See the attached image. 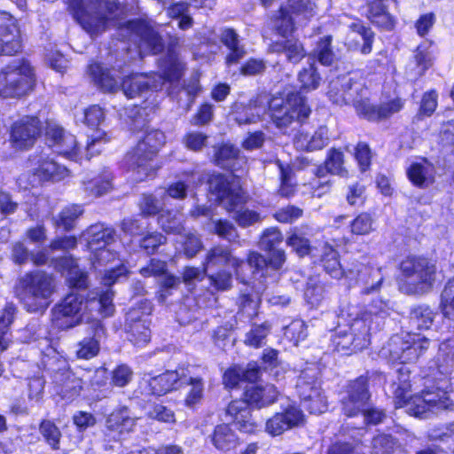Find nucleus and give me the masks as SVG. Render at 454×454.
Returning <instances> with one entry per match:
<instances>
[{
	"mask_svg": "<svg viewBox=\"0 0 454 454\" xmlns=\"http://www.w3.org/2000/svg\"><path fill=\"white\" fill-rule=\"evenodd\" d=\"M113 296L110 289L101 294L90 293L87 298L71 293L54 307L52 321L57 327L67 330L84 321L94 322L98 315L109 317L114 313Z\"/></svg>",
	"mask_w": 454,
	"mask_h": 454,
	"instance_id": "1",
	"label": "nucleus"
},
{
	"mask_svg": "<svg viewBox=\"0 0 454 454\" xmlns=\"http://www.w3.org/2000/svg\"><path fill=\"white\" fill-rule=\"evenodd\" d=\"M389 315V305L381 299L374 300L368 309L356 315L347 327H339L333 340L338 351L355 352L370 342L371 332L380 330Z\"/></svg>",
	"mask_w": 454,
	"mask_h": 454,
	"instance_id": "2",
	"label": "nucleus"
},
{
	"mask_svg": "<svg viewBox=\"0 0 454 454\" xmlns=\"http://www.w3.org/2000/svg\"><path fill=\"white\" fill-rule=\"evenodd\" d=\"M367 90L359 82H353L343 76L332 81L329 84V98L337 105L353 104L356 113L369 121H380L389 118L403 107L401 98H395L379 106L372 105L364 97Z\"/></svg>",
	"mask_w": 454,
	"mask_h": 454,
	"instance_id": "3",
	"label": "nucleus"
},
{
	"mask_svg": "<svg viewBox=\"0 0 454 454\" xmlns=\"http://www.w3.org/2000/svg\"><path fill=\"white\" fill-rule=\"evenodd\" d=\"M399 384L394 390L395 407H406L408 414L426 419L442 411L454 409L450 394L441 388L423 390L420 394L408 397L410 391L409 371L403 367L398 370Z\"/></svg>",
	"mask_w": 454,
	"mask_h": 454,
	"instance_id": "4",
	"label": "nucleus"
},
{
	"mask_svg": "<svg viewBox=\"0 0 454 454\" xmlns=\"http://www.w3.org/2000/svg\"><path fill=\"white\" fill-rule=\"evenodd\" d=\"M73 18L91 37L98 36L112 26L121 14L115 0H66Z\"/></svg>",
	"mask_w": 454,
	"mask_h": 454,
	"instance_id": "5",
	"label": "nucleus"
},
{
	"mask_svg": "<svg viewBox=\"0 0 454 454\" xmlns=\"http://www.w3.org/2000/svg\"><path fill=\"white\" fill-rule=\"evenodd\" d=\"M164 143V133L160 130H152L125 155L123 167L130 174L133 181H144L159 168L154 162V157Z\"/></svg>",
	"mask_w": 454,
	"mask_h": 454,
	"instance_id": "6",
	"label": "nucleus"
},
{
	"mask_svg": "<svg viewBox=\"0 0 454 454\" xmlns=\"http://www.w3.org/2000/svg\"><path fill=\"white\" fill-rule=\"evenodd\" d=\"M279 395V391L273 384L251 385L245 391V401L231 402L227 408V413L239 426V430L245 433H252L255 429V425L249 420L251 415L247 405L262 409L274 403Z\"/></svg>",
	"mask_w": 454,
	"mask_h": 454,
	"instance_id": "7",
	"label": "nucleus"
},
{
	"mask_svg": "<svg viewBox=\"0 0 454 454\" xmlns=\"http://www.w3.org/2000/svg\"><path fill=\"white\" fill-rule=\"evenodd\" d=\"M160 74H132L126 76L121 85L125 96L133 98L158 89L165 81L178 80L182 75L184 64L175 52L169 51L167 58L160 63Z\"/></svg>",
	"mask_w": 454,
	"mask_h": 454,
	"instance_id": "8",
	"label": "nucleus"
},
{
	"mask_svg": "<svg viewBox=\"0 0 454 454\" xmlns=\"http://www.w3.org/2000/svg\"><path fill=\"white\" fill-rule=\"evenodd\" d=\"M55 287V280L51 275L35 270L26 273L19 279L15 294L27 311L37 312L49 306Z\"/></svg>",
	"mask_w": 454,
	"mask_h": 454,
	"instance_id": "9",
	"label": "nucleus"
},
{
	"mask_svg": "<svg viewBox=\"0 0 454 454\" xmlns=\"http://www.w3.org/2000/svg\"><path fill=\"white\" fill-rule=\"evenodd\" d=\"M45 136L48 145L54 152L75 161L81 160L83 157L90 159L93 154L91 152L98 144L108 141L105 132L97 130L91 135V141L83 152L74 135L66 133L61 127L51 122L47 125Z\"/></svg>",
	"mask_w": 454,
	"mask_h": 454,
	"instance_id": "10",
	"label": "nucleus"
},
{
	"mask_svg": "<svg viewBox=\"0 0 454 454\" xmlns=\"http://www.w3.org/2000/svg\"><path fill=\"white\" fill-rule=\"evenodd\" d=\"M35 69L26 59L14 60L0 70V97L18 98L33 90Z\"/></svg>",
	"mask_w": 454,
	"mask_h": 454,
	"instance_id": "11",
	"label": "nucleus"
},
{
	"mask_svg": "<svg viewBox=\"0 0 454 454\" xmlns=\"http://www.w3.org/2000/svg\"><path fill=\"white\" fill-rule=\"evenodd\" d=\"M245 262L233 256L227 247H215L207 253L205 271H208L211 283L218 290H226L231 284V274L227 270H235L238 278H242V267ZM245 281L244 279H242Z\"/></svg>",
	"mask_w": 454,
	"mask_h": 454,
	"instance_id": "12",
	"label": "nucleus"
},
{
	"mask_svg": "<svg viewBox=\"0 0 454 454\" xmlns=\"http://www.w3.org/2000/svg\"><path fill=\"white\" fill-rule=\"evenodd\" d=\"M268 110L272 122L278 129L287 128L294 121H303L311 112L306 99L298 92L272 97Z\"/></svg>",
	"mask_w": 454,
	"mask_h": 454,
	"instance_id": "13",
	"label": "nucleus"
},
{
	"mask_svg": "<svg viewBox=\"0 0 454 454\" xmlns=\"http://www.w3.org/2000/svg\"><path fill=\"white\" fill-rule=\"evenodd\" d=\"M370 394L366 378L360 377L348 386L347 395L342 399V411L348 417L364 413L367 424L377 425L385 418L383 411L369 407Z\"/></svg>",
	"mask_w": 454,
	"mask_h": 454,
	"instance_id": "14",
	"label": "nucleus"
},
{
	"mask_svg": "<svg viewBox=\"0 0 454 454\" xmlns=\"http://www.w3.org/2000/svg\"><path fill=\"white\" fill-rule=\"evenodd\" d=\"M402 274L406 278L412 293H424L430 290L437 276L434 262L419 257H407L401 262Z\"/></svg>",
	"mask_w": 454,
	"mask_h": 454,
	"instance_id": "15",
	"label": "nucleus"
},
{
	"mask_svg": "<svg viewBox=\"0 0 454 454\" xmlns=\"http://www.w3.org/2000/svg\"><path fill=\"white\" fill-rule=\"evenodd\" d=\"M297 393L303 406L314 414L323 413L327 409V400L317 380L316 369L301 372L296 383Z\"/></svg>",
	"mask_w": 454,
	"mask_h": 454,
	"instance_id": "16",
	"label": "nucleus"
},
{
	"mask_svg": "<svg viewBox=\"0 0 454 454\" xmlns=\"http://www.w3.org/2000/svg\"><path fill=\"white\" fill-rule=\"evenodd\" d=\"M209 189L215 200L228 211L235 210L246 201L240 180L234 175H214L209 180Z\"/></svg>",
	"mask_w": 454,
	"mask_h": 454,
	"instance_id": "17",
	"label": "nucleus"
},
{
	"mask_svg": "<svg viewBox=\"0 0 454 454\" xmlns=\"http://www.w3.org/2000/svg\"><path fill=\"white\" fill-rule=\"evenodd\" d=\"M186 376L185 367H179L155 377L145 374L139 382V389L145 395H162L179 387L181 380Z\"/></svg>",
	"mask_w": 454,
	"mask_h": 454,
	"instance_id": "18",
	"label": "nucleus"
},
{
	"mask_svg": "<svg viewBox=\"0 0 454 454\" xmlns=\"http://www.w3.org/2000/svg\"><path fill=\"white\" fill-rule=\"evenodd\" d=\"M41 132V123L36 117L26 116L13 123L11 143L18 150L32 146Z\"/></svg>",
	"mask_w": 454,
	"mask_h": 454,
	"instance_id": "19",
	"label": "nucleus"
},
{
	"mask_svg": "<svg viewBox=\"0 0 454 454\" xmlns=\"http://www.w3.org/2000/svg\"><path fill=\"white\" fill-rule=\"evenodd\" d=\"M346 278L349 279V286L352 281L362 286V293L365 294L379 290L383 280L380 269L360 262L353 263L352 268L347 270Z\"/></svg>",
	"mask_w": 454,
	"mask_h": 454,
	"instance_id": "20",
	"label": "nucleus"
},
{
	"mask_svg": "<svg viewBox=\"0 0 454 454\" xmlns=\"http://www.w3.org/2000/svg\"><path fill=\"white\" fill-rule=\"evenodd\" d=\"M20 50V31L16 20L5 12H0V55H12Z\"/></svg>",
	"mask_w": 454,
	"mask_h": 454,
	"instance_id": "21",
	"label": "nucleus"
},
{
	"mask_svg": "<svg viewBox=\"0 0 454 454\" xmlns=\"http://www.w3.org/2000/svg\"><path fill=\"white\" fill-rule=\"evenodd\" d=\"M127 333L129 340L137 347L145 346L151 340V332L147 319L139 310L132 309L127 314Z\"/></svg>",
	"mask_w": 454,
	"mask_h": 454,
	"instance_id": "22",
	"label": "nucleus"
},
{
	"mask_svg": "<svg viewBox=\"0 0 454 454\" xmlns=\"http://www.w3.org/2000/svg\"><path fill=\"white\" fill-rule=\"evenodd\" d=\"M373 37V32L369 27L361 23H352L348 26L345 44L349 50H359L362 54L366 55L372 51Z\"/></svg>",
	"mask_w": 454,
	"mask_h": 454,
	"instance_id": "23",
	"label": "nucleus"
},
{
	"mask_svg": "<svg viewBox=\"0 0 454 454\" xmlns=\"http://www.w3.org/2000/svg\"><path fill=\"white\" fill-rule=\"evenodd\" d=\"M89 334L76 344L75 354L80 359L89 360L99 352V342L105 334V329L98 320L91 323Z\"/></svg>",
	"mask_w": 454,
	"mask_h": 454,
	"instance_id": "24",
	"label": "nucleus"
},
{
	"mask_svg": "<svg viewBox=\"0 0 454 454\" xmlns=\"http://www.w3.org/2000/svg\"><path fill=\"white\" fill-rule=\"evenodd\" d=\"M129 27L140 36L139 51L142 55L152 52L156 54L162 50L161 38L147 23L143 21H131Z\"/></svg>",
	"mask_w": 454,
	"mask_h": 454,
	"instance_id": "25",
	"label": "nucleus"
},
{
	"mask_svg": "<svg viewBox=\"0 0 454 454\" xmlns=\"http://www.w3.org/2000/svg\"><path fill=\"white\" fill-rule=\"evenodd\" d=\"M406 173L410 181L419 188L428 187L434 182L435 168L426 159H419L411 162Z\"/></svg>",
	"mask_w": 454,
	"mask_h": 454,
	"instance_id": "26",
	"label": "nucleus"
},
{
	"mask_svg": "<svg viewBox=\"0 0 454 454\" xmlns=\"http://www.w3.org/2000/svg\"><path fill=\"white\" fill-rule=\"evenodd\" d=\"M137 420V418L127 407H121L111 412L106 420V427L108 431L121 435L132 432Z\"/></svg>",
	"mask_w": 454,
	"mask_h": 454,
	"instance_id": "27",
	"label": "nucleus"
},
{
	"mask_svg": "<svg viewBox=\"0 0 454 454\" xmlns=\"http://www.w3.org/2000/svg\"><path fill=\"white\" fill-rule=\"evenodd\" d=\"M266 108L261 98L251 100L247 105L237 103L234 105L233 114L239 124H251L262 120Z\"/></svg>",
	"mask_w": 454,
	"mask_h": 454,
	"instance_id": "28",
	"label": "nucleus"
},
{
	"mask_svg": "<svg viewBox=\"0 0 454 454\" xmlns=\"http://www.w3.org/2000/svg\"><path fill=\"white\" fill-rule=\"evenodd\" d=\"M56 269L67 274V279L73 287L82 289L88 286L86 272L81 270L76 261L71 256L59 258L55 263Z\"/></svg>",
	"mask_w": 454,
	"mask_h": 454,
	"instance_id": "29",
	"label": "nucleus"
},
{
	"mask_svg": "<svg viewBox=\"0 0 454 454\" xmlns=\"http://www.w3.org/2000/svg\"><path fill=\"white\" fill-rule=\"evenodd\" d=\"M329 143L328 129L319 127L313 135L300 132L294 138V145L302 151H315L323 149Z\"/></svg>",
	"mask_w": 454,
	"mask_h": 454,
	"instance_id": "30",
	"label": "nucleus"
},
{
	"mask_svg": "<svg viewBox=\"0 0 454 454\" xmlns=\"http://www.w3.org/2000/svg\"><path fill=\"white\" fill-rule=\"evenodd\" d=\"M90 251L106 247L114 240V231L98 223L90 226L82 235Z\"/></svg>",
	"mask_w": 454,
	"mask_h": 454,
	"instance_id": "31",
	"label": "nucleus"
},
{
	"mask_svg": "<svg viewBox=\"0 0 454 454\" xmlns=\"http://www.w3.org/2000/svg\"><path fill=\"white\" fill-rule=\"evenodd\" d=\"M214 447L223 452L235 449L239 444L236 433L228 424L217 425L208 436Z\"/></svg>",
	"mask_w": 454,
	"mask_h": 454,
	"instance_id": "32",
	"label": "nucleus"
},
{
	"mask_svg": "<svg viewBox=\"0 0 454 454\" xmlns=\"http://www.w3.org/2000/svg\"><path fill=\"white\" fill-rule=\"evenodd\" d=\"M389 345L393 358L400 360L402 364L414 362L420 355L418 347L410 338L406 340H402L399 337L393 338Z\"/></svg>",
	"mask_w": 454,
	"mask_h": 454,
	"instance_id": "33",
	"label": "nucleus"
},
{
	"mask_svg": "<svg viewBox=\"0 0 454 454\" xmlns=\"http://www.w3.org/2000/svg\"><path fill=\"white\" fill-rule=\"evenodd\" d=\"M37 167L34 168L36 175L42 181H60L68 176L66 167L59 165L49 158L40 159Z\"/></svg>",
	"mask_w": 454,
	"mask_h": 454,
	"instance_id": "34",
	"label": "nucleus"
},
{
	"mask_svg": "<svg viewBox=\"0 0 454 454\" xmlns=\"http://www.w3.org/2000/svg\"><path fill=\"white\" fill-rule=\"evenodd\" d=\"M89 74L94 83L105 91L114 92L120 88L118 82L111 72L99 64L90 65Z\"/></svg>",
	"mask_w": 454,
	"mask_h": 454,
	"instance_id": "35",
	"label": "nucleus"
},
{
	"mask_svg": "<svg viewBox=\"0 0 454 454\" xmlns=\"http://www.w3.org/2000/svg\"><path fill=\"white\" fill-rule=\"evenodd\" d=\"M185 369L187 376L184 380H181L180 386L187 384L190 387L189 391L186 394L184 403L186 406L192 407L202 399L204 381L201 378L193 375L190 367H185Z\"/></svg>",
	"mask_w": 454,
	"mask_h": 454,
	"instance_id": "36",
	"label": "nucleus"
},
{
	"mask_svg": "<svg viewBox=\"0 0 454 454\" xmlns=\"http://www.w3.org/2000/svg\"><path fill=\"white\" fill-rule=\"evenodd\" d=\"M321 261L325 271L333 278H346L347 271L343 270L340 263L338 252L328 244H325L322 248Z\"/></svg>",
	"mask_w": 454,
	"mask_h": 454,
	"instance_id": "37",
	"label": "nucleus"
},
{
	"mask_svg": "<svg viewBox=\"0 0 454 454\" xmlns=\"http://www.w3.org/2000/svg\"><path fill=\"white\" fill-rule=\"evenodd\" d=\"M309 226L296 227L292 230L286 239V244L291 247L299 256H305L311 251L309 240L305 237L309 233Z\"/></svg>",
	"mask_w": 454,
	"mask_h": 454,
	"instance_id": "38",
	"label": "nucleus"
},
{
	"mask_svg": "<svg viewBox=\"0 0 454 454\" xmlns=\"http://www.w3.org/2000/svg\"><path fill=\"white\" fill-rule=\"evenodd\" d=\"M295 22H297L295 18L285 7H281L272 17L273 28L283 37L293 34Z\"/></svg>",
	"mask_w": 454,
	"mask_h": 454,
	"instance_id": "39",
	"label": "nucleus"
},
{
	"mask_svg": "<svg viewBox=\"0 0 454 454\" xmlns=\"http://www.w3.org/2000/svg\"><path fill=\"white\" fill-rule=\"evenodd\" d=\"M221 41L225 44L231 51L230 54L226 58L228 64L237 63L245 55L243 47L239 46L238 35L234 30L226 28L222 32Z\"/></svg>",
	"mask_w": 454,
	"mask_h": 454,
	"instance_id": "40",
	"label": "nucleus"
},
{
	"mask_svg": "<svg viewBox=\"0 0 454 454\" xmlns=\"http://www.w3.org/2000/svg\"><path fill=\"white\" fill-rule=\"evenodd\" d=\"M315 4L311 0H288L286 8L298 23H301L315 15Z\"/></svg>",
	"mask_w": 454,
	"mask_h": 454,
	"instance_id": "41",
	"label": "nucleus"
},
{
	"mask_svg": "<svg viewBox=\"0 0 454 454\" xmlns=\"http://www.w3.org/2000/svg\"><path fill=\"white\" fill-rule=\"evenodd\" d=\"M270 325L268 322L257 325L254 324L246 333L244 343L247 346L258 348L265 344L266 338L270 331Z\"/></svg>",
	"mask_w": 454,
	"mask_h": 454,
	"instance_id": "42",
	"label": "nucleus"
},
{
	"mask_svg": "<svg viewBox=\"0 0 454 454\" xmlns=\"http://www.w3.org/2000/svg\"><path fill=\"white\" fill-rule=\"evenodd\" d=\"M350 231L356 236H366L376 230V222L369 213H361L349 224Z\"/></svg>",
	"mask_w": 454,
	"mask_h": 454,
	"instance_id": "43",
	"label": "nucleus"
},
{
	"mask_svg": "<svg viewBox=\"0 0 454 454\" xmlns=\"http://www.w3.org/2000/svg\"><path fill=\"white\" fill-rule=\"evenodd\" d=\"M16 307L8 303L0 315V352L5 350L9 344L8 328L14 319Z\"/></svg>",
	"mask_w": 454,
	"mask_h": 454,
	"instance_id": "44",
	"label": "nucleus"
},
{
	"mask_svg": "<svg viewBox=\"0 0 454 454\" xmlns=\"http://www.w3.org/2000/svg\"><path fill=\"white\" fill-rule=\"evenodd\" d=\"M282 420L287 424V430L303 424L305 416L301 409L294 403L287 401L286 405L282 404L281 411L277 412Z\"/></svg>",
	"mask_w": 454,
	"mask_h": 454,
	"instance_id": "45",
	"label": "nucleus"
},
{
	"mask_svg": "<svg viewBox=\"0 0 454 454\" xmlns=\"http://www.w3.org/2000/svg\"><path fill=\"white\" fill-rule=\"evenodd\" d=\"M274 47L276 51L285 52L287 59L292 63H298L306 55L302 43L298 40H286L283 43H277Z\"/></svg>",
	"mask_w": 454,
	"mask_h": 454,
	"instance_id": "46",
	"label": "nucleus"
},
{
	"mask_svg": "<svg viewBox=\"0 0 454 454\" xmlns=\"http://www.w3.org/2000/svg\"><path fill=\"white\" fill-rule=\"evenodd\" d=\"M343 164V153L337 149H331L325 162V168H319L318 175H323V172L326 171L343 176L347 174Z\"/></svg>",
	"mask_w": 454,
	"mask_h": 454,
	"instance_id": "47",
	"label": "nucleus"
},
{
	"mask_svg": "<svg viewBox=\"0 0 454 454\" xmlns=\"http://www.w3.org/2000/svg\"><path fill=\"white\" fill-rule=\"evenodd\" d=\"M440 309L444 317L454 321V278L446 283L442 291Z\"/></svg>",
	"mask_w": 454,
	"mask_h": 454,
	"instance_id": "48",
	"label": "nucleus"
},
{
	"mask_svg": "<svg viewBox=\"0 0 454 454\" xmlns=\"http://www.w3.org/2000/svg\"><path fill=\"white\" fill-rule=\"evenodd\" d=\"M112 176L110 173H104L91 180L83 181L84 189L90 195L100 196L112 188Z\"/></svg>",
	"mask_w": 454,
	"mask_h": 454,
	"instance_id": "49",
	"label": "nucleus"
},
{
	"mask_svg": "<svg viewBox=\"0 0 454 454\" xmlns=\"http://www.w3.org/2000/svg\"><path fill=\"white\" fill-rule=\"evenodd\" d=\"M39 431L51 449H59L61 432L52 421L48 419L43 420L40 423Z\"/></svg>",
	"mask_w": 454,
	"mask_h": 454,
	"instance_id": "50",
	"label": "nucleus"
},
{
	"mask_svg": "<svg viewBox=\"0 0 454 454\" xmlns=\"http://www.w3.org/2000/svg\"><path fill=\"white\" fill-rule=\"evenodd\" d=\"M284 335L288 341L295 346L298 345L299 342L303 341L308 336L305 322L301 319L294 320L285 328Z\"/></svg>",
	"mask_w": 454,
	"mask_h": 454,
	"instance_id": "51",
	"label": "nucleus"
},
{
	"mask_svg": "<svg viewBox=\"0 0 454 454\" xmlns=\"http://www.w3.org/2000/svg\"><path fill=\"white\" fill-rule=\"evenodd\" d=\"M332 36L327 35L321 38L314 50V54L318 61L324 66H331L334 61V54L332 47Z\"/></svg>",
	"mask_w": 454,
	"mask_h": 454,
	"instance_id": "52",
	"label": "nucleus"
},
{
	"mask_svg": "<svg viewBox=\"0 0 454 454\" xmlns=\"http://www.w3.org/2000/svg\"><path fill=\"white\" fill-rule=\"evenodd\" d=\"M182 223L183 216L177 213L167 212L161 214L159 217V224L166 232L181 234L184 231Z\"/></svg>",
	"mask_w": 454,
	"mask_h": 454,
	"instance_id": "53",
	"label": "nucleus"
},
{
	"mask_svg": "<svg viewBox=\"0 0 454 454\" xmlns=\"http://www.w3.org/2000/svg\"><path fill=\"white\" fill-rule=\"evenodd\" d=\"M395 441L388 434L375 436L371 444V454H392L395 447Z\"/></svg>",
	"mask_w": 454,
	"mask_h": 454,
	"instance_id": "54",
	"label": "nucleus"
},
{
	"mask_svg": "<svg viewBox=\"0 0 454 454\" xmlns=\"http://www.w3.org/2000/svg\"><path fill=\"white\" fill-rule=\"evenodd\" d=\"M239 150L232 145H223L216 154V161L219 166L225 168H233L231 160H239Z\"/></svg>",
	"mask_w": 454,
	"mask_h": 454,
	"instance_id": "55",
	"label": "nucleus"
},
{
	"mask_svg": "<svg viewBox=\"0 0 454 454\" xmlns=\"http://www.w3.org/2000/svg\"><path fill=\"white\" fill-rule=\"evenodd\" d=\"M299 82L305 90H315L318 87L320 76L317 73L314 64H309L308 67H304L298 74Z\"/></svg>",
	"mask_w": 454,
	"mask_h": 454,
	"instance_id": "56",
	"label": "nucleus"
},
{
	"mask_svg": "<svg viewBox=\"0 0 454 454\" xmlns=\"http://www.w3.org/2000/svg\"><path fill=\"white\" fill-rule=\"evenodd\" d=\"M82 214V209L77 205L64 208L56 221L58 226L68 231L74 227L75 220Z\"/></svg>",
	"mask_w": 454,
	"mask_h": 454,
	"instance_id": "57",
	"label": "nucleus"
},
{
	"mask_svg": "<svg viewBox=\"0 0 454 454\" xmlns=\"http://www.w3.org/2000/svg\"><path fill=\"white\" fill-rule=\"evenodd\" d=\"M283 241L280 231L277 228L267 229L261 237L260 247L265 251L278 250L277 247Z\"/></svg>",
	"mask_w": 454,
	"mask_h": 454,
	"instance_id": "58",
	"label": "nucleus"
},
{
	"mask_svg": "<svg viewBox=\"0 0 454 454\" xmlns=\"http://www.w3.org/2000/svg\"><path fill=\"white\" fill-rule=\"evenodd\" d=\"M305 299L312 307L318 306L325 297L324 286L315 279H309L304 293Z\"/></svg>",
	"mask_w": 454,
	"mask_h": 454,
	"instance_id": "59",
	"label": "nucleus"
},
{
	"mask_svg": "<svg viewBox=\"0 0 454 454\" xmlns=\"http://www.w3.org/2000/svg\"><path fill=\"white\" fill-rule=\"evenodd\" d=\"M411 322L419 329H428L433 322V311L427 307L417 308L411 313Z\"/></svg>",
	"mask_w": 454,
	"mask_h": 454,
	"instance_id": "60",
	"label": "nucleus"
},
{
	"mask_svg": "<svg viewBox=\"0 0 454 454\" xmlns=\"http://www.w3.org/2000/svg\"><path fill=\"white\" fill-rule=\"evenodd\" d=\"M213 224L214 232L219 237L229 241H235L239 238L236 228L229 221L216 220L213 221Z\"/></svg>",
	"mask_w": 454,
	"mask_h": 454,
	"instance_id": "61",
	"label": "nucleus"
},
{
	"mask_svg": "<svg viewBox=\"0 0 454 454\" xmlns=\"http://www.w3.org/2000/svg\"><path fill=\"white\" fill-rule=\"evenodd\" d=\"M429 47L427 43H424L417 48L415 60L419 68V74H422L432 65L433 56Z\"/></svg>",
	"mask_w": 454,
	"mask_h": 454,
	"instance_id": "62",
	"label": "nucleus"
},
{
	"mask_svg": "<svg viewBox=\"0 0 454 454\" xmlns=\"http://www.w3.org/2000/svg\"><path fill=\"white\" fill-rule=\"evenodd\" d=\"M133 376L132 370L126 364L118 365L112 372V383L119 387L128 385Z\"/></svg>",
	"mask_w": 454,
	"mask_h": 454,
	"instance_id": "63",
	"label": "nucleus"
},
{
	"mask_svg": "<svg viewBox=\"0 0 454 454\" xmlns=\"http://www.w3.org/2000/svg\"><path fill=\"white\" fill-rule=\"evenodd\" d=\"M303 211L295 206H287L278 210L274 217L280 223H291L301 217Z\"/></svg>",
	"mask_w": 454,
	"mask_h": 454,
	"instance_id": "64",
	"label": "nucleus"
}]
</instances>
